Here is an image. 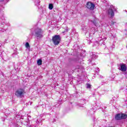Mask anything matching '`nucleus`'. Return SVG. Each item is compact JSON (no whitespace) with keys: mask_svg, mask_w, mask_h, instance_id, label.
I'll list each match as a JSON object with an SVG mask.
<instances>
[{"mask_svg":"<svg viewBox=\"0 0 127 127\" xmlns=\"http://www.w3.org/2000/svg\"><path fill=\"white\" fill-rule=\"evenodd\" d=\"M35 34L37 37L42 38L43 37V30L41 28H37L35 30Z\"/></svg>","mask_w":127,"mask_h":127,"instance_id":"obj_1","label":"nucleus"},{"mask_svg":"<svg viewBox=\"0 0 127 127\" xmlns=\"http://www.w3.org/2000/svg\"><path fill=\"white\" fill-rule=\"evenodd\" d=\"M52 41L55 45H58L59 43H60V41H61V38L60 37V35H56L52 38Z\"/></svg>","mask_w":127,"mask_h":127,"instance_id":"obj_2","label":"nucleus"},{"mask_svg":"<svg viewBox=\"0 0 127 127\" xmlns=\"http://www.w3.org/2000/svg\"><path fill=\"white\" fill-rule=\"evenodd\" d=\"M24 94H25V90L22 88H19L17 89L15 93V95L16 96V97L20 98L23 97Z\"/></svg>","mask_w":127,"mask_h":127,"instance_id":"obj_3","label":"nucleus"},{"mask_svg":"<svg viewBox=\"0 0 127 127\" xmlns=\"http://www.w3.org/2000/svg\"><path fill=\"white\" fill-rule=\"evenodd\" d=\"M86 7L90 10H94L95 9V4L92 2H87Z\"/></svg>","mask_w":127,"mask_h":127,"instance_id":"obj_4","label":"nucleus"},{"mask_svg":"<svg viewBox=\"0 0 127 127\" xmlns=\"http://www.w3.org/2000/svg\"><path fill=\"white\" fill-rule=\"evenodd\" d=\"M108 14L110 16V17H114L115 16V12L114 10L112 8H109L108 10Z\"/></svg>","mask_w":127,"mask_h":127,"instance_id":"obj_5","label":"nucleus"},{"mask_svg":"<svg viewBox=\"0 0 127 127\" xmlns=\"http://www.w3.org/2000/svg\"><path fill=\"white\" fill-rule=\"evenodd\" d=\"M121 70L122 72H126L127 71V65L126 64H122L121 65Z\"/></svg>","mask_w":127,"mask_h":127,"instance_id":"obj_6","label":"nucleus"},{"mask_svg":"<svg viewBox=\"0 0 127 127\" xmlns=\"http://www.w3.org/2000/svg\"><path fill=\"white\" fill-rule=\"evenodd\" d=\"M115 120L117 121H120L122 120L121 114H118L115 116Z\"/></svg>","mask_w":127,"mask_h":127,"instance_id":"obj_7","label":"nucleus"},{"mask_svg":"<svg viewBox=\"0 0 127 127\" xmlns=\"http://www.w3.org/2000/svg\"><path fill=\"white\" fill-rule=\"evenodd\" d=\"M127 118V115L125 114H121V120L126 119Z\"/></svg>","mask_w":127,"mask_h":127,"instance_id":"obj_8","label":"nucleus"},{"mask_svg":"<svg viewBox=\"0 0 127 127\" xmlns=\"http://www.w3.org/2000/svg\"><path fill=\"white\" fill-rule=\"evenodd\" d=\"M37 64L39 66L42 65V60L41 59H39L37 61Z\"/></svg>","mask_w":127,"mask_h":127,"instance_id":"obj_9","label":"nucleus"},{"mask_svg":"<svg viewBox=\"0 0 127 127\" xmlns=\"http://www.w3.org/2000/svg\"><path fill=\"white\" fill-rule=\"evenodd\" d=\"M25 45L26 48H29V49H30V46L29 45V43L28 42L26 43Z\"/></svg>","mask_w":127,"mask_h":127,"instance_id":"obj_10","label":"nucleus"},{"mask_svg":"<svg viewBox=\"0 0 127 127\" xmlns=\"http://www.w3.org/2000/svg\"><path fill=\"white\" fill-rule=\"evenodd\" d=\"M49 9H53V4L50 3L49 5Z\"/></svg>","mask_w":127,"mask_h":127,"instance_id":"obj_11","label":"nucleus"},{"mask_svg":"<svg viewBox=\"0 0 127 127\" xmlns=\"http://www.w3.org/2000/svg\"><path fill=\"white\" fill-rule=\"evenodd\" d=\"M87 89H90L91 88V84L89 83L86 84Z\"/></svg>","mask_w":127,"mask_h":127,"instance_id":"obj_12","label":"nucleus"},{"mask_svg":"<svg viewBox=\"0 0 127 127\" xmlns=\"http://www.w3.org/2000/svg\"><path fill=\"white\" fill-rule=\"evenodd\" d=\"M115 23H116V22H115L114 21H112V23H111L112 25H114V24H115Z\"/></svg>","mask_w":127,"mask_h":127,"instance_id":"obj_13","label":"nucleus"},{"mask_svg":"<svg viewBox=\"0 0 127 127\" xmlns=\"http://www.w3.org/2000/svg\"><path fill=\"white\" fill-rule=\"evenodd\" d=\"M93 23H94V24H96V21L94 20L93 21Z\"/></svg>","mask_w":127,"mask_h":127,"instance_id":"obj_14","label":"nucleus"},{"mask_svg":"<svg viewBox=\"0 0 127 127\" xmlns=\"http://www.w3.org/2000/svg\"><path fill=\"white\" fill-rule=\"evenodd\" d=\"M116 127L115 126H111V127Z\"/></svg>","mask_w":127,"mask_h":127,"instance_id":"obj_15","label":"nucleus"},{"mask_svg":"<svg viewBox=\"0 0 127 127\" xmlns=\"http://www.w3.org/2000/svg\"><path fill=\"white\" fill-rule=\"evenodd\" d=\"M1 1H3L4 0H0Z\"/></svg>","mask_w":127,"mask_h":127,"instance_id":"obj_16","label":"nucleus"},{"mask_svg":"<svg viewBox=\"0 0 127 127\" xmlns=\"http://www.w3.org/2000/svg\"><path fill=\"white\" fill-rule=\"evenodd\" d=\"M115 10H117V9H115Z\"/></svg>","mask_w":127,"mask_h":127,"instance_id":"obj_17","label":"nucleus"}]
</instances>
